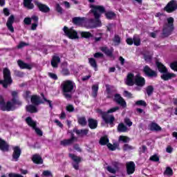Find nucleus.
<instances>
[{"label": "nucleus", "mask_w": 177, "mask_h": 177, "mask_svg": "<svg viewBox=\"0 0 177 177\" xmlns=\"http://www.w3.org/2000/svg\"><path fill=\"white\" fill-rule=\"evenodd\" d=\"M113 42H114L115 45H118L120 44V42H121V39H120V37H118V36H115V37L113 39Z\"/></svg>", "instance_id": "nucleus-43"}, {"label": "nucleus", "mask_w": 177, "mask_h": 177, "mask_svg": "<svg viewBox=\"0 0 177 177\" xmlns=\"http://www.w3.org/2000/svg\"><path fill=\"white\" fill-rule=\"evenodd\" d=\"M48 75L53 80H57V75H56V74H55V73H49Z\"/></svg>", "instance_id": "nucleus-55"}, {"label": "nucleus", "mask_w": 177, "mask_h": 177, "mask_svg": "<svg viewBox=\"0 0 177 177\" xmlns=\"http://www.w3.org/2000/svg\"><path fill=\"white\" fill-rule=\"evenodd\" d=\"M79 34H80L82 38H92L93 37L92 33L89 32H79Z\"/></svg>", "instance_id": "nucleus-33"}, {"label": "nucleus", "mask_w": 177, "mask_h": 177, "mask_svg": "<svg viewBox=\"0 0 177 177\" xmlns=\"http://www.w3.org/2000/svg\"><path fill=\"white\" fill-rule=\"evenodd\" d=\"M156 66L160 73H164L161 76L162 80H164L165 81H168V80H171V78H174V77H175V74L167 73V68L160 62H157Z\"/></svg>", "instance_id": "nucleus-7"}, {"label": "nucleus", "mask_w": 177, "mask_h": 177, "mask_svg": "<svg viewBox=\"0 0 177 177\" xmlns=\"http://www.w3.org/2000/svg\"><path fill=\"white\" fill-rule=\"evenodd\" d=\"M59 63H60V57L54 56L51 61V66L53 67H57V64H59Z\"/></svg>", "instance_id": "nucleus-26"}, {"label": "nucleus", "mask_w": 177, "mask_h": 177, "mask_svg": "<svg viewBox=\"0 0 177 177\" xmlns=\"http://www.w3.org/2000/svg\"><path fill=\"white\" fill-rule=\"evenodd\" d=\"M4 80H0V84L3 85V88H8L9 85H12L13 80H12V76H10V70L8 68H5L3 70Z\"/></svg>", "instance_id": "nucleus-6"}, {"label": "nucleus", "mask_w": 177, "mask_h": 177, "mask_svg": "<svg viewBox=\"0 0 177 177\" xmlns=\"http://www.w3.org/2000/svg\"><path fill=\"white\" fill-rule=\"evenodd\" d=\"M88 62L91 67H93L96 71L97 70V64H96V60L94 58H89Z\"/></svg>", "instance_id": "nucleus-31"}, {"label": "nucleus", "mask_w": 177, "mask_h": 177, "mask_svg": "<svg viewBox=\"0 0 177 177\" xmlns=\"http://www.w3.org/2000/svg\"><path fill=\"white\" fill-rule=\"evenodd\" d=\"M43 176H52V173L50 171H44L42 174Z\"/></svg>", "instance_id": "nucleus-50"}, {"label": "nucleus", "mask_w": 177, "mask_h": 177, "mask_svg": "<svg viewBox=\"0 0 177 177\" xmlns=\"http://www.w3.org/2000/svg\"><path fill=\"white\" fill-rule=\"evenodd\" d=\"M75 132L77 135H80V136H85V135H88V129L76 130Z\"/></svg>", "instance_id": "nucleus-36"}, {"label": "nucleus", "mask_w": 177, "mask_h": 177, "mask_svg": "<svg viewBox=\"0 0 177 177\" xmlns=\"http://www.w3.org/2000/svg\"><path fill=\"white\" fill-rule=\"evenodd\" d=\"M32 160L35 164H42L44 162L42 158H41L39 155L37 154L32 156Z\"/></svg>", "instance_id": "nucleus-24"}, {"label": "nucleus", "mask_w": 177, "mask_h": 177, "mask_svg": "<svg viewBox=\"0 0 177 177\" xmlns=\"http://www.w3.org/2000/svg\"><path fill=\"white\" fill-rule=\"evenodd\" d=\"M170 68L174 71H177V62L170 64Z\"/></svg>", "instance_id": "nucleus-42"}, {"label": "nucleus", "mask_w": 177, "mask_h": 177, "mask_svg": "<svg viewBox=\"0 0 177 177\" xmlns=\"http://www.w3.org/2000/svg\"><path fill=\"white\" fill-rule=\"evenodd\" d=\"M78 122L80 125L85 127V125H86V119H85V118L84 117H80L78 118Z\"/></svg>", "instance_id": "nucleus-38"}, {"label": "nucleus", "mask_w": 177, "mask_h": 177, "mask_svg": "<svg viewBox=\"0 0 177 177\" xmlns=\"http://www.w3.org/2000/svg\"><path fill=\"white\" fill-rule=\"evenodd\" d=\"M91 13L93 14L95 20L90 19L85 21V18L75 17L73 19L74 24L76 26H81L82 27H86V28H95V27H100L102 22L100 21V16L102 13H104V7L102 6H92Z\"/></svg>", "instance_id": "nucleus-1"}, {"label": "nucleus", "mask_w": 177, "mask_h": 177, "mask_svg": "<svg viewBox=\"0 0 177 177\" xmlns=\"http://www.w3.org/2000/svg\"><path fill=\"white\" fill-rule=\"evenodd\" d=\"M88 127L91 129H96L97 128V120L88 119Z\"/></svg>", "instance_id": "nucleus-23"}, {"label": "nucleus", "mask_w": 177, "mask_h": 177, "mask_svg": "<svg viewBox=\"0 0 177 177\" xmlns=\"http://www.w3.org/2000/svg\"><path fill=\"white\" fill-rule=\"evenodd\" d=\"M149 129H151V131H161V127L156 123H151L149 125Z\"/></svg>", "instance_id": "nucleus-32"}, {"label": "nucleus", "mask_w": 177, "mask_h": 177, "mask_svg": "<svg viewBox=\"0 0 177 177\" xmlns=\"http://www.w3.org/2000/svg\"><path fill=\"white\" fill-rule=\"evenodd\" d=\"M30 19L31 20H33L35 23H38V17L34 15V16H32Z\"/></svg>", "instance_id": "nucleus-62"}, {"label": "nucleus", "mask_w": 177, "mask_h": 177, "mask_svg": "<svg viewBox=\"0 0 177 177\" xmlns=\"http://www.w3.org/2000/svg\"><path fill=\"white\" fill-rule=\"evenodd\" d=\"M128 175H132L135 172V163L133 162H128L126 164Z\"/></svg>", "instance_id": "nucleus-17"}, {"label": "nucleus", "mask_w": 177, "mask_h": 177, "mask_svg": "<svg viewBox=\"0 0 177 177\" xmlns=\"http://www.w3.org/2000/svg\"><path fill=\"white\" fill-rule=\"evenodd\" d=\"M165 175H172V169L167 167L165 171Z\"/></svg>", "instance_id": "nucleus-51"}, {"label": "nucleus", "mask_w": 177, "mask_h": 177, "mask_svg": "<svg viewBox=\"0 0 177 177\" xmlns=\"http://www.w3.org/2000/svg\"><path fill=\"white\" fill-rule=\"evenodd\" d=\"M124 122L128 127H132V122L129 118L124 119Z\"/></svg>", "instance_id": "nucleus-53"}, {"label": "nucleus", "mask_w": 177, "mask_h": 177, "mask_svg": "<svg viewBox=\"0 0 177 177\" xmlns=\"http://www.w3.org/2000/svg\"><path fill=\"white\" fill-rule=\"evenodd\" d=\"M126 84L127 85H129V86H132L133 84H137L138 86H143L145 84H146V81L145 80V78L140 77L139 75H137L135 77L133 74L129 73L127 75Z\"/></svg>", "instance_id": "nucleus-3"}, {"label": "nucleus", "mask_w": 177, "mask_h": 177, "mask_svg": "<svg viewBox=\"0 0 177 177\" xmlns=\"http://www.w3.org/2000/svg\"><path fill=\"white\" fill-rule=\"evenodd\" d=\"M101 50L107 55V56H112L114 50L113 48L109 49L107 47H102L101 48Z\"/></svg>", "instance_id": "nucleus-28"}, {"label": "nucleus", "mask_w": 177, "mask_h": 177, "mask_svg": "<svg viewBox=\"0 0 177 177\" xmlns=\"http://www.w3.org/2000/svg\"><path fill=\"white\" fill-rule=\"evenodd\" d=\"M13 23H15V17L10 15L8 18L6 26L10 32H15V28H13Z\"/></svg>", "instance_id": "nucleus-16"}, {"label": "nucleus", "mask_w": 177, "mask_h": 177, "mask_svg": "<svg viewBox=\"0 0 177 177\" xmlns=\"http://www.w3.org/2000/svg\"><path fill=\"white\" fill-rule=\"evenodd\" d=\"M124 96H125L126 97H132V94L127 91H124Z\"/></svg>", "instance_id": "nucleus-56"}, {"label": "nucleus", "mask_w": 177, "mask_h": 177, "mask_svg": "<svg viewBox=\"0 0 177 177\" xmlns=\"http://www.w3.org/2000/svg\"><path fill=\"white\" fill-rule=\"evenodd\" d=\"M21 154V149L19 147H13L12 159L14 161H17Z\"/></svg>", "instance_id": "nucleus-15"}, {"label": "nucleus", "mask_w": 177, "mask_h": 177, "mask_svg": "<svg viewBox=\"0 0 177 177\" xmlns=\"http://www.w3.org/2000/svg\"><path fill=\"white\" fill-rule=\"evenodd\" d=\"M56 10L58 13H62L63 12V9L60 7V5L56 4Z\"/></svg>", "instance_id": "nucleus-54"}, {"label": "nucleus", "mask_w": 177, "mask_h": 177, "mask_svg": "<svg viewBox=\"0 0 177 177\" xmlns=\"http://www.w3.org/2000/svg\"><path fill=\"white\" fill-rule=\"evenodd\" d=\"M75 83L72 80H65L62 83V92L66 99L71 97V92L74 91Z\"/></svg>", "instance_id": "nucleus-4"}, {"label": "nucleus", "mask_w": 177, "mask_h": 177, "mask_svg": "<svg viewBox=\"0 0 177 177\" xmlns=\"http://www.w3.org/2000/svg\"><path fill=\"white\" fill-rule=\"evenodd\" d=\"M103 57V54L101 53H96L95 54H94V57Z\"/></svg>", "instance_id": "nucleus-64"}, {"label": "nucleus", "mask_w": 177, "mask_h": 177, "mask_svg": "<svg viewBox=\"0 0 177 177\" xmlns=\"http://www.w3.org/2000/svg\"><path fill=\"white\" fill-rule=\"evenodd\" d=\"M107 147L109 149V150H111L112 151H113L114 150H115V149H117V145H111V144H108L107 145Z\"/></svg>", "instance_id": "nucleus-45"}, {"label": "nucleus", "mask_w": 177, "mask_h": 177, "mask_svg": "<svg viewBox=\"0 0 177 177\" xmlns=\"http://www.w3.org/2000/svg\"><path fill=\"white\" fill-rule=\"evenodd\" d=\"M31 103L35 104V106H38V104H41L42 102L39 100V97L37 95H32L31 97Z\"/></svg>", "instance_id": "nucleus-25"}, {"label": "nucleus", "mask_w": 177, "mask_h": 177, "mask_svg": "<svg viewBox=\"0 0 177 177\" xmlns=\"http://www.w3.org/2000/svg\"><path fill=\"white\" fill-rule=\"evenodd\" d=\"M12 100L11 101H8L6 104L5 103V100H3V96H0V109L3 110V111H10L12 110H15L17 106H21V102L19 100L16 99L17 97V92L12 91Z\"/></svg>", "instance_id": "nucleus-2"}, {"label": "nucleus", "mask_w": 177, "mask_h": 177, "mask_svg": "<svg viewBox=\"0 0 177 177\" xmlns=\"http://www.w3.org/2000/svg\"><path fill=\"white\" fill-rule=\"evenodd\" d=\"M24 24H26L27 26H30L31 24V18L26 17L24 20Z\"/></svg>", "instance_id": "nucleus-47"}, {"label": "nucleus", "mask_w": 177, "mask_h": 177, "mask_svg": "<svg viewBox=\"0 0 177 177\" xmlns=\"http://www.w3.org/2000/svg\"><path fill=\"white\" fill-rule=\"evenodd\" d=\"M97 91H99V85L95 84L92 86V96L96 97L97 96Z\"/></svg>", "instance_id": "nucleus-29"}, {"label": "nucleus", "mask_w": 177, "mask_h": 177, "mask_svg": "<svg viewBox=\"0 0 177 177\" xmlns=\"http://www.w3.org/2000/svg\"><path fill=\"white\" fill-rule=\"evenodd\" d=\"M173 149L171 147V146H168L166 149L167 153H172Z\"/></svg>", "instance_id": "nucleus-63"}, {"label": "nucleus", "mask_w": 177, "mask_h": 177, "mask_svg": "<svg viewBox=\"0 0 177 177\" xmlns=\"http://www.w3.org/2000/svg\"><path fill=\"white\" fill-rule=\"evenodd\" d=\"M55 124H57V125L58 127H59V128H62L63 124H62V122L60 121H59L58 120H55Z\"/></svg>", "instance_id": "nucleus-61"}, {"label": "nucleus", "mask_w": 177, "mask_h": 177, "mask_svg": "<svg viewBox=\"0 0 177 177\" xmlns=\"http://www.w3.org/2000/svg\"><path fill=\"white\" fill-rule=\"evenodd\" d=\"M28 46V44H27V43H26L24 41H21L19 43V44L17 46V48L19 49H21V48H24V46Z\"/></svg>", "instance_id": "nucleus-44"}, {"label": "nucleus", "mask_w": 177, "mask_h": 177, "mask_svg": "<svg viewBox=\"0 0 177 177\" xmlns=\"http://www.w3.org/2000/svg\"><path fill=\"white\" fill-rule=\"evenodd\" d=\"M177 9V2L176 1H171L165 7V10L168 13H172Z\"/></svg>", "instance_id": "nucleus-11"}, {"label": "nucleus", "mask_w": 177, "mask_h": 177, "mask_svg": "<svg viewBox=\"0 0 177 177\" xmlns=\"http://www.w3.org/2000/svg\"><path fill=\"white\" fill-rule=\"evenodd\" d=\"M102 33L97 34V36L95 37V42H98V41H100L102 39Z\"/></svg>", "instance_id": "nucleus-52"}, {"label": "nucleus", "mask_w": 177, "mask_h": 177, "mask_svg": "<svg viewBox=\"0 0 177 177\" xmlns=\"http://www.w3.org/2000/svg\"><path fill=\"white\" fill-rule=\"evenodd\" d=\"M63 31L66 37L70 39H78L80 36H78V32L74 30V28H68L67 26H64Z\"/></svg>", "instance_id": "nucleus-8"}, {"label": "nucleus", "mask_w": 177, "mask_h": 177, "mask_svg": "<svg viewBox=\"0 0 177 177\" xmlns=\"http://www.w3.org/2000/svg\"><path fill=\"white\" fill-rule=\"evenodd\" d=\"M26 111H28L29 113H37V110L35 106L28 105L26 106Z\"/></svg>", "instance_id": "nucleus-35"}, {"label": "nucleus", "mask_w": 177, "mask_h": 177, "mask_svg": "<svg viewBox=\"0 0 177 177\" xmlns=\"http://www.w3.org/2000/svg\"><path fill=\"white\" fill-rule=\"evenodd\" d=\"M1 177H6V176H2ZM8 177H23V176L20 175V174H8Z\"/></svg>", "instance_id": "nucleus-49"}, {"label": "nucleus", "mask_w": 177, "mask_h": 177, "mask_svg": "<svg viewBox=\"0 0 177 177\" xmlns=\"http://www.w3.org/2000/svg\"><path fill=\"white\" fill-rule=\"evenodd\" d=\"M106 19H114L115 17V14L113 12H108L105 14Z\"/></svg>", "instance_id": "nucleus-40"}, {"label": "nucleus", "mask_w": 177, "mask_h": 177, "mask_svg": "<svg viewBox=\"0 0 177 177\" xmlns=\"http://www.w3.org/2000/svg\"><path fill=\"white\" fill-rule=\"evenodd\" d=\"M153 91H154V88L151 86H149L147 88V93L149 96L153 93Z\"/></svg>", "instance_id": "nucleus-41"}, {"label": "nucleus", "mask_w": 177, "mask_h": 177, "mask_svg": "<svg viewBox=\"0 0 177 177\" xmlns=\"http://www.w3.org/2000/svg\"><path fill=\"white\" fill-rule=\"evenodd\" d=\"M168 24H166L163 28V34L168 37L174 30V18L169 17L167 19Z\"/></svg>", "instance_id": "nucleus-9"}, {"label": "nucleus", "mask_w": 177, "mask_h": 177, "mask_svg": "<svg viewBox=\"0 0 177 177\" xmlns=\"http://www.w3.org/2000/svg\"><path fill=\"white\" fill-rule=\"evenodd\" d=\"M106 169L111 174H115L118 171V167H117V166H108L106 167Z\"/></svg>", "instance_id": "nucleus-30"}, {"label": "nucleus", "mask_w": 177, "mask_h": 177, "mask_svg": "<svg viewBox=\"0 0 177 177\" xmlns=\"http://www.w3.org/2000/svg\"><path fill=\"white\" fill-rule=\"evenodd\" d=\"M17 63L20 68H26V70H31L32 68V65L24 63L21 60H18Z\"/></svg>", "instance_id": "nucleus-22"}, {"label": "nucleus", "mask_w": 177, "mask_h": 177, "mask_svg": "<svg viewBox=\"0 0 177 177\" xmlns=\"http://www.w3.org/2000/svg\"><path fill=\"white\" fill-rule=\"evenodd\" d=\"M66 110L67 111H69V112L74 111V106H73V105H68L66 106Z\"/></svg>", "instance_id": "nucleus-57"}, {"label": "nucleus", "mask_w": 177, "mask_h": 177, "mask_svg": "<svg viewBox=\"0 0 177 177\" xmlns=\"http://www.w3.org/2000/svg\"><path fill=\"white\" fill-rule=\"evenodd\" d=\"M37 27H38V22H35L32 24L31 30H37Z\"/></svg>", "instance_id": "nucleus-59"}, {"label": "nucleus", "mask_w": 177, "mask_h": 177, "mask_svg": "<svg viewBox=\"0 0 177 177\" xmlns=\"http://www.w3.org/2000/svg\"><path fill=\"white\" fill-rule=\"evenodd\" d=\"M128 128H127V126H125L123 123L119 124L118 127V132H127Z\"/></svg>", "instance_id": "nucleus-34"}, {"label": "nucleus", "mask_w": 177, "mask_h": 177, "mask_svg": "<svg viewBox=\"0 0 177 177\" xmlns=\"http://www.w3.org/2000/svg\"><path fill=\"white\" fill-rule=\"evenodd\" d=\"M35 5L39 8L40 12H43V13H48L50 11V8L45 4L41 3L38 1H35Z\"/></svg>", "instance_id": "nucleus-14"}, {"label": "nucleus", "mask_w": 177, "mask_h": 177, "mask_svg": "<svg viewBox=\"0 0 177 177\" xmlns=\"http://www.w3.org/2000/svg\"><path fill=\"white\" fill-rule=\"evenodd\" d=\"M144 73H145L148 77H157V73H156V71H151L149 66H145L144 68Z\"/></svg>", "instance_id": "nucleus-20"}, {"label": "nucleus", "mask_w": 177, "mask_h": 177, "mask_svg": "<svg viewBox=\"0 0 177 177\" xmlns=\"http://www.w3.org/2000/svg\"><path fill=\"white\" fill-rule=\"evenodd\" d=\"M126 42L128 44V45H132L134 44L136 46H139V45H140V37H139L138 35H136L133 37V39L132 38L127 39Z\"/></svg>", "instance_id": "nucleus-12"}, {"label": "nucleus", "mask_w": 177, "mask_h": 177, "mask_svg": "<svg viewBox=\"0 0 177 177\" xmlns=\"http://www.w3.org/2000/svg\"><path fill=\"white\" fill-rule=\"evenodd\" d=\"M151 161L158 162L160 161V158L157 156V155H153L150 158Z\"/></svg>", "instance_id": "nucleus-48"}, {"label": "nucleus", "mask_w": 177, "mask_h": 177, "mask_svg": "<svg viewBox=\"0 0 177 177\" xmlns=\"http://www.w3.org/2000/svg\"><path fill=\"white\" fill-rule=\"evenodd\" d=\"M32 0H24V5L25 8L28 9H34V4L32 2Z\"/></svg>", "instance_id": "nucleus-27"}, {"label": "nucleus", "mask_w": 177, "mask_h": 177, "mask_svg": "<svg viewBox=\"0 0 177 177\" xmlns=\"http://www.w3.org/2000/svg\"><path fill=\"white\" fill-rule=\"evenodd\" d=\"M120 108L118 106L113 107L109 110H108L107 112H103L102 110H98L97 113L98 114H100L104 120L105 121L106 124H110V125H113V122H114V116L109 115L110 113H115L117 110H119Z\"/></svg>", "instance_id": "nucleus-5"}, {"label": "nucleus", "mask_w": 177, "mask_h": 177, "mask_svg": "<svg viewBox=\"0 0 177 177\" xmlns=\"http://www.w3.org/2000/svg\"><path fill=\"white\" fill-rule=\"evenodd\" d=\"M69 157L74 161L73 164V168H75V169H80V165L78 164L81 162V158L71 153L69 154Z\"/></svg>", "instance_id": "nucleus-13"}, {"label": "nucleus", "mask_w": 177, "mask_h": 177, "mask_svg": "<svg viewBox=\"0 0 177 177\" xmlns=\"http://www.w3.org/2000/svg\"><path fill=\"white\" fill-rule=\"evenodd\" d=\"M136 104H137L138 106H144L145 107L146 102H145L144 100H138L136 102Z\"/></svg>", "instance_id": "nucleus-46"}, {"label": "nucleus", "mask_w": 177, "mask_h": 177, "mask_svg": "<svg viewBox=\"0 0 177 177\" xmlns=\"http://www.w3.org/2000/svg\"><path fill=\"white\" fill-rule=\"evenodd\" d=\"M0 150L1 151H9V145L1 138H0Z\"/></svg>", "instance_id": "nucleus-19"}, {"label": "nucleus", "mask_w": 177, "mask_h": 177, "mask_svg": "<svg viewBox=\"0 0 177 177\" xmlns=\"http://www.w3.org/2000/svg\"><path fill=\"white\" fill-rule=\"evenodd\" d=\"M26 122L28 124L29 127H31V128H32V129L35 131L37 135H39V136H42V131L37 128V122L32 120V119L30 117H28L26 119Z\"/></svg>", "instance_id": "nucleus-10"}, {"label": "nucleus", "mask_w": 177, "mask_h": 177, "mask_svg": "<svg viewBox=\"0 0 177 177\" xmlns=\"http://www.w3.org/2000/svg\"><path fill=\"white\" fill-rule=\"evenodd\" d=\"M75 140H77V138L72 136L70 139L62 140L60 145H62V146H68V145H71L73 142H75Z\"/></svg>", "instance_id": "nucleus-21"}, {"label": "nucleus", "mask_w": 177, "mask_h": 177, "mask_svg": "<svg viewBox=\"0 0 177 177\" xmlns=\"http://www.w3.org/2000/svg\"><path fill=\"white\" fill-rule=\"evenodd\" d=\"M62 73L63 74V75H68V74H70V72L68 71V69H63L62 71Z\"/></svg>", "instance_id": "nucleus-58"}, {"label": "nucleus", "mask_w": 177, "mask_h": 177, "mask_svg": "<svg viewBox=\"0 0 177 177\" xmlns=\"http://www.w3.org/2000/svg\"><path fill=\"white\" fill-rule=\"evenodd\" d=\"M132 149V147L129 146V145H124L123 147V150L127 151V150H131Z\"/></svg>", "instance_id": "nucleus-60"}, {"label": "nucleus", "mask_w": 177, "mask_h": 177, "mask_svg": "<svg viewBox=\"0 0 177 177\" xmlns=\"http://www.w3.org/2000/svg\"><path fill=\"white\" fill-rule=\"evenodd\" d=\"M109 143V138L107 136L102 137L100 140V144L102 146H104V145H107Z\"/></svg>", "instance_id": "nucleus-37"}, {"label": "nucleus", "mask_w": 177, "mask_h": 177, "mask_svg": "<svg viewBox=\"0 0 177 177\" xmlns=\"http://www.w3.org/2000/svg\"><path fill=\"white\" fill-rule=\"evenodd\" d=\"M119 140H120V142H123L124 143H128V142H129L130 139H129V138H128L127 136H120L119 137Z\"/></svg>", "instance_id": "nucleus-39"}, {"label": "nucleus", "mask_w": 177, "mask_h": 177, "mask_svg": "<svg viewBox=\"0 0 177 177\" xmlns=\"http://www.w3.org/2000/svg\"><path fill=\"white\" fill-rule=\"evenodd\" d=\"M114 100L118 102V104L121 105L122 107H127V102L119 94L115 95Z\"/></svg>", "instance_id": "nucleus-18"}]
</instances>
